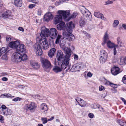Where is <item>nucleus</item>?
<instances>
[{
	"instance_id": "nucleus-62",
	"label": "nucleus",
	"mask_w": 126,
	"mask_h": 126,
	"mask_svg": "<svg viewBox=\"0 0 126 126\" xmlns=\"http://www.w3.org/2000/svg\"><path fill=\"white\" fill-rule=\"evenodd\" d=\"M18 30L24 32V29L22 27H20L18 28Z\"/></svg>"
},
{
	"instance_id": "nucleus-5",
	"label": "nucleus",
	"mask_w": 126,
	"mask_h": 126,
	"mask_svg": "<svg viewBox=\"0 0 126 126\" xmlns=\"http://www.w3.org/2000/svg\"><path fill=\"white\" fill-rule=\"evenodd\" d=\"M60 47L64 51L66 54L65 59H64V61L68 59V64L69 63V58L70 57L72 53V51L71 49L67 47H66L65 45V44H61Z\"/></svg>"
},
{
	"instance_id": "nucleus-34",
	"label": "nucleus",
	"mask_w": 126,
	"mask_h": 126,
	"mask_svg": "<svg viewBox=\"0 0 126 126\" xmlns=\"http://www.w3.org/2000/svg\"><path fill=\"white\" fill-rule=\"evenodd\" d=\"M22 53H21V56L20 57V62L22 61L26 60L27 59V55L26 54L24 53L22 54Z\"/></svg>"
},
{
	"instance_id": "nucleus-43",
	"label": "nucleus",
	"mask_w": 126,
	"mask_h": 126,
	"mask_svg": "<svg viewBox=\"0 0 126 126\" xmlns=\"http://www.w3.org/2000/svg\"><path fill=\"white\" fill-rule=\"evenodd\" d=\"M77 15V13L76 12H74L72 15H70V19L71 18H74L76 17Z\"/></svg>"
},
{
	"instance_id": "nucleus-59",
	"label": "nucleus",
	"mask_w": 126,
	"mask_h": 126,
	"mask_svg": "<svg viewBox=\"0 0 126 126\" xmlns=\"http://www.w3.org/2000/svg\"><path fill=\"white\" fill-rule=\"evenodd\" d=\"M74 58L76 60H78L79 58L78 56L76 54H74Z\"/></svg>"
},
{
	"instance_id": "nucleus-25",
	"label": "nucleus",
	"mask_w": 126,
	"mask_h": 126,
	"mask_svg": "<svg viewBox=\"0 0 126 126\" xmlns=\"http://www.w3.org/2000/svg\"><path fill=\"white\" fill-rule=\"evenodd\" d=\"M79 64H76L73 65L71 69V70L72 71H79L80 70Z\"/></svg>"
},
{
	"instance_id": "nucleus-13",
	"label": "nucleus",
	"mask_w": 126,
	"mask_h": 126,
	"mask_svg": "<svg viewBox=\"0 0 126 126\" xmlns=\"http://www.w3.org/2000/svg\"><path fill=\"white\" fill-rule=\"evenodd\" d=\"M49 36L52 39H54L56 37L58 33V31L55 28H52L49 31Z\"/></svg>"
},
{
	"instance_id": "nucleus-4",
	"label": "nucleus",
	"mask_w": 126,
	"mask_h": 126,
	"mask_svg": "<svg viewBox=\"0 0 126 126\" xmlns=\"http://www.w3.org/2000/svg\"><path fill=\"white\" fill-rule=\"evenodd\" d=\"M56 13L61 15L65 21H68L70 20V13L69 10H59Z\"/></svg>"
},
{
	"instance_id": "nucleus-2",
	"label": "nucleus",
	"mask_w": 126,
	"mask_h": 126,
	"mask_svg": "<svg viewBox=\"0 0 126 126\" xmlns=\"http://www.w3.org/2000/svg\"><path fill=\"white\" fill-rule=\"evenodd\" d=\"M68 59L63 61L62 63H59L58 65H57V62H55L54 66L53 68V71L56 73H58L62 71L63 69H65L68 66Z\"/></svg>"
},
{
	"instance_id": "nucleus-8",
	"label": "nucleus",
	"mask_w": 126,
	"mask_h": 126,
	"mask_svg": "<svg viewBox=\"0 0 126 126\" xmlns=\"http://www.w3.org/2000/svg\"><path fill=\"white\" fill-rule=\"evenodd\" d=\"M37 105L34 102H32L29 104H26L25 106V109L27 110H29L31 112L35 111L37 108Z\"/></svg>"
},
{
	"instance_id": "nucleus-10",
	"label": "nucleus",
	"mask_w": 126,
	"mask_h": 126,
	"mask_svg": "<svg viewBox=\"0 0 126 126\" xmlns=\"http://www.w3.org/2000/svg\"><path fill=\"white\" fill-rule=\"evenodd\" d=\"M66 24V29L63 31H67L72 32L73 30L75 27V24L74 22L70 21L68 23Z\"/></svg>"
},
{
	"instance_id": "nucleus-19",
	"label": "nucleus",
	"mask_w": 126,
	"mask_h": 126,
	"mask_svg": "<svg viewBox=\"0 0 126 126\" xmlns=\"http://www.w3.org/2000/svg\"><path fill=\"white\" fill-rule=\"evenodd\" d=\"M109 39V34L107 32H106L104 35L103 38V42L102 43V44L103 46H104L105 44L108 41L107 40Z\"/></svg>"
},
{
	"instance_id": "nucleus-64",
	"label": "nucleus",
	"mask_w": 126,
	"mask_h": 126,
	"mask_svg": "<svg viewBox=\"0 0 126 126\" xmlns=\"http://www.w3.org/2000/svg\"><path fill=\"white\" fill-rule=\"evenodd\" d=\"M123 28L125 30H126V24H123L122 25Z\"/></svg>"
},
{
	"instance_id": "nucleus-26",
	"label": "nucleus",
	"mask_w": 126,
	"mask_h": 126,
	"mask_svg": "<svg viewBox=\"0 0 126 126\" xmlns=\"http://www.w3.org/2000/svg\"><path fill=\"white\" fill-rule=\"evenodd\" d=\"M14 4L15 6L18 7L22 6V0H14Z\"/></svg>"
},
{
	"instance_id": "nucleus-14",
	"label": "nucleus",
	"mask_w": 126,
	"mask_h": 126,
	"mask_svg": "<svg viewBox=\"0 0 126 126\" xmlns=\"http://www.w3.org/2000/svg\"><path fill=\"white\" fill-rule=\"evenodd\" d=\"M62 21V17L60 14H57L56 15L54 18L53 23L55 25Z\"/></svg>"
},
{
	"instance_id": "nucleus-42",
	"label": "nucleus",
	"mask_w": 126,
	"mask_h": 126,
	"mask_svg": "<svg viewBox=\"0 0 126 126\" xmlns=\"http://www.w3.org/2000/svg\"><path fill=\"white\" fill-rule=\"evenodd\" d=\"M113 3V1H112L110 0L105 1L104 2V4L106 5L112 4Z\"/></svg>"
},
{
	"instance_id": "nucleus-53",
	"label": "nucleus",
	"mask_w": 126,
	"mask_h": 126,
	"mask_svg": "<svg viewBox=\"0 0 126 126\" xmlns=\"http://www.w3.org/2000/svg\"><path fill=\"white\" fill-rule=\"evenodd\" d=\"M122 81L123 83L126 84V76H125L123 78Z\"/></svg>"
},
{
	"instance_id": "nucleus-60",
	"label": "nucleus",
	"mask_w": 126,
	"mask_h": 126,
	"mask_svg": "<svg viewBox=\"0 0 126 126\" xmlns=\"http://www.w3.org/2000/svg\"><path fill=\"white\" fill-rule=\"evenodd\" d=\"M4 96H7V97H12V96L10 94H4Z\"/></svg>"
},
{
	"instance_id": "nucleus-46",
	"label": "nucleus",
	"mask_w": 126,
	"mask_h": 126,
	"mask_svg": "<svg viewBox=\"0 0 126 126\" xmlns=\"http://www.w3.org/2000/svg\"><path fill=\"white\" fill-rule=\"evenodd\" d=\"M99 106V105H97L96 104H92L91 105V107L92 108L94 109H97V108H98V106Z\"/></svg>"
},
{
	"instance_id": "nucleus-37",
	"label": "nucleus",
	"mask_w": 126,
	"mask_h": 126,
	"mask_svg": "<svg viewBox=\"0 0 126 126\" xmlns=\"http://www.w3.org/2000/svg\"><path fill=\"white\" fill-rule=\"evenodd\" d=\"M119 125L120 126H126V122L120 120L119 121Z\"/></svg>"
},
{
	"instance_id": "nucleus-24",
	"label": "nucleus",
	"mask_w": 126,
	"mask_h": 126,
	"mask_svg": "<svg viewBox=\"0 0 126 126\" xmlns=\"http://www.w3.org/2000/svg\"><path fill=\"white\" fill-rule=\"evenodd\" d=\"M62 36L60 34H58L57 36V37L56 39L55 43L56 44L59 43L61 44H65L64 42H62L61 43V41L62 40Z\"/></svg>"
},
{
	"instance_id": "nucleus-51",
	"label": "nucleus",
	"mask_w": 126,
	"mask_h": 126,
	"mask_svg": "<svg viewBox=\"0 0 126 126\" xmlns=\"http://www.w3.org/2000/svg\"><path fill=\"white\" fill-rule=\"evenodd\" d=\"M94 114H93L91 113H89L88 115V116L91 118H93L94 117Z\"/></svg>"
},
{
	"instance_id": "nucleus-32",
	"label": "nucleus",
	"mask_w": 126,
	"mask_h": 126,
	"mask_svg": "<svg viewBox=\"0 0 126 126\" xmlns=\"http://www.w3.org/2000/svg\"><path fill=\"white\" fill-rule=\"evenodd\" d=\"M100 57H107V53L106 51L104 50H101L100 52Z\"/></svg>"
},
{
	"instance_id": "nucleus-30",
	"label": "nucleus",
	"mask_w": 126,
	"mask_h": 126,
	"mask_svg": "<svg viewBox=\"0 0 126 126\" xmlns=\"http://www.w3.org/2000/svg\"><path fill=\"white\" fill-rule=\"evenodd\" d=\"M119 64L121 65L126 64V56L125 57H122L120 58Z\"/></svg>"
},
{
	"instance_id": "nucleus-57",
	"label": "nucleus",
	"mask_w": 126,
	"mask_h": 126,
	"mask_svg": "<svg viewBox=\"0 0 126 126\" xmlns=\"http://www.w3.org/2000/svg\"><path fill=\"white\" fill-rule=\"evenodd\" d=\"M111 86L114 88H117L118 87L117 85L116 84H115L112 83Z\"/></svg>"
},
{
	"instance_id": "nucleus-3",
	"label": "nucleus",
	"mask_w": 126,
	"mask_h": 126,
	"mask_svg": "<svg viewBox=\"0 0 126 126\" xmlns=\"http://www.w3.org/2000/svg\"><path fill=\"white\" fill-rule=\"evenodd\" d=\"M41 61L44 70L46 71L49 72L52 67L50 62L47 59L43 58H41Z\"/></svg>"
},
{
	"instance_id": "nucleus-31",
	"label": "nucleus",
	"mask_w": 126,
	"mask_h": 126,
	"mask_svg": "<svg viewBox=\"0 0 126 126\" xmlns=\"http://www.w3.org/2000/svg\"><path fill=\"white\" fill-rule=\"evenodd\" d=\"M11 14L10 11H6L2 14V16L4 18L10 16Z\"/></svg>"
},
{
	"instance_id": "nucleus-20",
	"label": "nucleus",
	"mask_w": 126,
	"mask_h": 126,
	"mask_svg": "<svg viewBox=\"0 0 126 126\" xmlns=\"http://www.w3.org/2000/svg\"><path fill=\"white\" fill-rule=\"evenodd\" d=\"M107 47L109 48H112L114 47H117V45L111 42L110 40H108L106 43Z\"/></svg>"
},
{
	"instance_id": "nucleus-18",
	"label": "nucleus",
	"mask_w": 126,
	"mask_h": 126,
	"mask_svg": "<svg viewBox=\"0 0 126 126\" xmlns=\"http://www.w3.org/2000/svg\"><path fill=\"white\" fill-rule=\"evenodd\" d=\"M65 27V23L63 22H61L57 26V29L61 31L64 30Z\"/></svg>"
},
{
	"instance_id": "nucleus-63",
	"label": "nucleus",
	"mask_w": 126,
	"mask_h": 126,
	"mask_svg": "<svg viewBox=\"0 0 126 126\" xmlns=\"http://www.w3.org/2000/svg\"><path fill=\"white\" fill-rule=\"evenodd\" d=\"M41 13L42 11L41 10H38L37 12V14L38 15L40 16L41 15Z\"/></svg>"
},
{
	"instance_id": "nucleus-54",
	"label": "nucleus",
	"mask_w": 126,
	"mask_h": 126,
	"mask_svg": "<svg viewBox=\"0 0 126 126\" xmlns=\"http://www.w3.org/2000/svg\"><path fill=\"white\" fill-rule=\"evenodd\" d=\"M98 109H99V110L101 111H104L103 108L102 107H101L100 105L98 106Z\"/></svg>"
},
{
	"instance_id": "nucleus-28",
	"label": "nucleus",
	"mask_w": 126,
	"mask_h": 126,
	"mask_svg": "<svg viewBox=\"0 0 126 126\" xmlns=\"http://www.w3.org/2000/svg\"><path fill=\"white\" fill-rule=\"evenodd\" d=\"M31 64L32 67L36 69H38L40 67V65L38 63L34 62H31Z\"/></svg>"
},
{
	"instance_id": "nucleus-52",
	"label": "nucleus",
	"mask_w": 126,
	"mask_h": 126,
	"mask_svg": "<svg viewBox=\"0 0 126 126\" xmlns=\"http://www.w3.org/2000/svg\"><path fill=\"white\" fill-rule=\"evenodd\" d=\"M61 3H62V2L61 0H60L56 2L55 3V4L56 5L58 6Z\"/></svg>"
},
{
	"instance_id": "nucleus-41",
	"label": "nucleus",
	"mask_w": 126,
	"mask_h": 126,
	"mask_svg": "<svg viewBox=\"0 0 126 126\" xmlns=\"http://www.w3.org/2000/svg\"><path fill=\"white\" fill-rule=\"evenodd\" d=\"M41 120L43 124H45L47 123L48 121L46 117H42L41 119Z\"/></svg>"
},
{
	"instance_id": "nucleus-9",
	"label": "nucleus",
	"mask_w": 126,
	"mask_h": 126,
	"mask_svg": "<svg viewBox=\"0 0 126 126\" xmlns=\"http://www.w3.org/2000/svg\"><path fill=\"white\" fill-rule=\"evenodd\" d=\"M72 32L68 31H63V36L68 41H73L75 40V38L74 35L71 33Z\"/></svg>"
},
{
	"instance_id": "nucleus-49",
	"label": "nucleus",
	"mask_w": 126,
	"mask_h": 126,
	"mask_svg": "<svg viewBox=\"0 0 126 126\" xmlns=\"http://www.w3.org/2000/svg\"><path fill=\"white\" fill-rule=\"evenodd\" d=\"M21 98L17 97L15 98L13 100V101L15 102L20 101L21 100Z\"/></svg>"
},
{
	"instance_id": "nucleus-16",
	"label": "nucleus",
	"mask_w": 126,
	"mask_h": 126,
	"mask_svg": "<svg viewBox=\"0 0 126 126\" xmlns=\"http://www.w3.org/2000/svg\"><path fill=\"white\" fill-rule=\"evenodd\" d=\"M19 42L18 41L10 42L9 44V46L14 49H16L18 45H19Z\"/></svg>"
},
{
	"instance_id": "nucleus-44",
	"label": "nucleus",
	"mask_w": 126,
	"mask_h": 126,
	"mask_svg": "<svg viewBox=\"0 0 126 126\" xmlns=\"http://www.w3.org/2000/svg\"><path fill=\"white\" fill-rule=\"evenodd\" d=\"M105 79V84L106 85H109L110 86H111L112 83H111L110 81L106 79Z\"/></svg>"
},
{
	"instance_id": "nucleus-1",
	"label": "nucleus",
	"mask_w": 126,
	"mask_h": 126,
	"mask_svg": "<svg viewBox=\"0 0 126 126\" xmlns=\"http://www.w3.org/2000/svg\"><path fill=\"white\" fill-rule=\"evenodd\" d=\"M40 36L36 38L37 42L34 45V50L37 55H42L43 52L41 47L44 49H48L49 47L48 42L46 38L49 36V30L45 27H42L41 29Z\"/></svg>"
},
{
	"instance_id": "nucleus-55",
	"label": "nucleus",
	"mask_w": 126,
	"mask_h": 126,
	"mask_svg": "<svg viewBox=\"0 0 126 126\" xmlns=\"http://www.w3.org/2000/svg\"><path fill=\"white\" fill-rule=\"evenodd\" d=\"M87 75L88 77H91L93 75L90 72H88L87 73Z\"/></svg>"
},
{
	"instance_id": "nucleus-48",
	"label": "nucleus",
	"mask_w": 126,
	"mask_h": 126,
	"mask_svg": "<svg viewBox=\"0 0 126 126\" xmlns=\"http://www.w3.org/2000/svg\"><path fill=\"white\" fill-rule=\"evenodd\" d=\"M6 39L7 42H9L13 40L12 38L10 37H6Z\"/></svg>"
},
{
	"instance_id": "nucleus-36",
	"label": "nucleus",
	"mask_w": 126,
	"mask_h": 126,
	"mask_svg": "<svg viewBox=\"0 0 126 126\" xmlns=\"http://www.w3.org/2000/svg\"><path fill=\"white\" fill-rule=\"evenodd\" d=\"M12 113V111L10 109H8L4 112H3V114L6 115H10Z\"/></svg>"
},
{
	"instance_id": "nucleus-11",
	"label": "nucleus",
	"mask_w": 126,
	"mask_h": 126,
	"mask_svg": "<svg viewBox=\"0 0 126 126\" xmlns=\"http://www.w3.org/2000/svg\"><path fill=\"white\" fill-rule=\"evenodd\" d=\"M21 53L16 52L13 53L12 57V60L14 62H20Z\"/></svg>"
},
{
	"instance_id": "nucleus-6",
	"label": "nucleus",
	"mask_w": 126,
	"mask_h": 126,
	"mask_svg": "<svg viewBox=\"0 0 126 126\" xmlns=\"http://www.w3.org/2000/svg\"><path fill=\"white\" fill-rule=\"evenodd\" d=\"M56 57L57 60L56 59L55 60V62H57V65H58L59 63H62L64 59H65V58H64L63 52L60 50L57 51Z\"/></svg>"
},
{
	"instance_id": "nucleus-23",
	"label": "nucleus",
	"mask_w": 126,
	"mask_h": 126,
	"mask_svg": "<svg viewBox=\"0 0 126 126\" xmlns=\"http://www.w3.org/2000/svg\"><path fill=\"white\" fill-rule=\"evenodd\" d=\"M112 74L114 76L118 74V67L114 66L111 70Z\"/></svg>"
},
{
	"instance_id": "nucleus-39",
	"label": "nucleus",
	"mask_w": 126,
	"mask_h": 126,
	"mask_svg": "<svg viewBox=\"0 0 126 126\" xmlns=\"http://www.w3.org/2000/svg\"><path fill=\"white\" fill-rule=\"evenodd\" d=\"M118 25V21L117 20H114L112 26L114 28L117 27Z\"/></svg>"
},
{
	"instance_id": "nucleus-12",
	"label": "nucleus",
	"mask_w": 126,
	"mask_h": 126,
	"mask_svg": "<svg viewBox=\"0 0 126 126\" xmlns=\"http://www.w3.org/2000/svg\"><path fill=\"white\" fill-rule=\"evenodd\" d=\"M53 17L54 16L51 12H48L44 15L43 20L47 22H48L51 20Z\"/></svg>"
},
{
	"instance_id": "nucleus-61",
	"label": "nucleus",
	"mask_w": 126,
	"mask_h": 126,
	"mask_svg": "<svg viewBox=\"0 0 126 126\" xmlns=\"http://www.w3.org/2000/svg\"><path fill=\"white\" fill-rule=\"evenodd\" d=\"M117 47H114V48H114L113 54H114V55H115L117 53V51H116V48H117Z\"/></svg>"
},
{
	"instance_id": "nucleus-38",
	"label": "nucleus",
	"mask_w": 126,
	"mask_h": 126,
	"mask_svg": "<svg viewBox=\"0 0 126 126\" xmlns=\"http://www.w3.org/2000/svg\"><path fill=\"white\" fill-rule=\"evenodd\" d=\"M1 59L4 62L7 61L8 59L7 54H5L3 55L1 58Z\"/></svg>"
},
{
	"instance_id": "nucleus-22",
	"label": "nucleus",
	"mask_w": 126,
	"mask_h": 126,
	"mask_svg": "<svg viewBox=\"0 0 126 126\" xmlns=\"http://www.w3.org/2000/svg\"><path fill=\"white\" fill-rule=\"evenodd\" d=\"M94 15L95 16L98 18H101L105 21H107L106 19L104 17L103 15L99 12H95Z\"/></svg>"
},
{
	"instance_id": "nucleus-21",
	"label": "nucleus",
	"mask_w": 126,
	"mask_h": 126,
	"mask_svg": "<svg viewBox=\"0 0 126 126\" xmlns=\"http://www.w3.org/2000/svg\"><path fill=\"white\" fill-rule=\"evenodd\" d=\"M76 100L81 106L84 107L86 105V102L80 98H78L77 100L76 99Z\"/></svg>"
},
{
	"instance_id": "nucleus-27",
	"label": "nucleus",
	"mask_w": 126,
	"mask_h": 126,
	"mask_svg": "<svg viewBox=\"0 0 126 126\" xmlns=\"http://www.w3.org/2000/svg\"><path fill=\"white\" fill-rule=\"evenodd\" d=\"M56 51L55 49L52 48L48 52V56L50 57H52L54 55V53Z\"/></svg>"
},
{
	"instance_id": "nucleus-17",
	"label": "nucleus",
	"mask_w": 126,
	"mask_h": 126,
	"mask_svg": "<svg viewBox=\"0 0 126 126\" xmlns=\"http://www.w3.org/2000/svg\"><path fill=\"white\" fill-rule=\"evenodd\" d=\"M16 50L17 52L21 53H22L25 51V47L23 44L20 43L19 45L16 48Z\"/></svg>"
},
{
	"instance_id": "nucleus-45",
	"label": "nucleus",
	"mask_w": 126,
	"mask_h": 126,
	"mask_svg": "<svg viewBox=\"0 0 126 126\" xmlns=\"http://www.w3.org/2000/svg\"><path fill=\"white\" fill-rule=\"evenodd\" d=\"M79 66H80L79 68H80V69L85 67V64L84 63H79Z\"/></svg>"
},
{
	"instance_id": "nucleus-47",
	"label": "nucleus",
	"mask_w": 126,
	"mask_h": 126,
	"mask_svg": "<svg viewBox=\"0 0 126 126\" xmlns=\"http://www.w3.org/2000/svg\"><path fill=\"white\" fill-rule=\"evenodd\" d=\"M105 89V87L102 85L100 86L99 87V90L100 91H104Z\"/></svg>"
},
{
	"instance_id": "nucleus-7",
	"label": "nucleus",
	"mask_w": 126,
	"mask_h": 126,
	"mask_svg": "<svg viewBox=\"0 0 126 126\" xmlns=\"http://www.w3.org/2000/svg\"><path fill=\"white\" fill-rule=\"evenodd\" d=\"M82 13L86 16L87 19L91 21L92 20V17L91 13L84 6H82L81 10Z\"/></svg>"
},
{
	"instance_id": "nucleus-15",
	"label": "nucleus",
	"mask_w": 126,
	"mask_h": 126,
	"mask_svg": "<svg viewBox=\"0 0 126 126\" xmlns=\"http://www.w3.org/2000/svg\"><path fill=\"white\" fill-rule=\"evenodd\" d=\"M40 110L43 114L46 115L48 110L47 106L45 103L42 104L40 106Z\"/></svg>"
},
{
	"instance_id": "nucleus-40",
	"label": "nucleus",
	"mask_w": 126,
	"mask_h": 126,
	"mask_svg": "<svg viewBox=\"0 0 126 126\" xmlns=\"http://www.w3.org/2000/svg\"><path fill=\"white\" fill-rule=\"evenodd\" d=\"M107 58L100 57V63H104L106 61Z\"/></svg>"
},
{
	"instance_id": "nucleus-50",
	"label": "nucleus",
	"mask_w": 126,
	"mask_h": 126,
	"mask_svg": "<svg viewBox=\"0 0 126 126\" xmlns=\"http://www.w3.org/2000/svg\"><path fill=\"white\" fill-rule=\"evenodd\" d=\"M4 117L2 115H0V122L1 123H3L4 120Z\"/></svg>"
},
{
	"instance_id": "nucleus-58",
	"label": "nucleus",
	"mask_w": 126,
	"mask_h": 126,
	"mask_svg": "<svg viewBox=\"0 0 126 126\" xmlns=\"http://www.w3.org/2000/svg\"><path fill=\"white\" fill-rule=\"evenodd\" d=\"M120 98L121 99L124 103V104L125 105H126V100H125V99L123 97H120Z\"/></svg>"
},
{
	"instance_id": "nucleus-33",
	"label": "nucleus",
	"mask_w": 126,
	"mask_h": 126,
	"mask_svg": "<svg viewBox=\"0 0 126 126\" xmlns=\"http://www.w3.org/2000/svg\"><path fill=\"white\" fill-rule=\"evenodd\" d=\"M8 50V48L7 47H2L1 48L0 50V57L3 53L6 52Z\"/></svg>"
},
{
	"instance_id": "nucleus-29",
	"label": "nucleus",
	"mask_w": 126,
	"mask_h": 126,
	"mask_svg": "<svg viewBox=\"0 0 126 126\" xmlns=\"http://www.w3.org/2000/svg\"><path fill=\"white\" fill-rule=\"evenodd\" d=\"M86 21L84 18V16H81L79 21L80 25L81 27L83 26L85 24Z\"/></svg>"
},
{
	"instance_id": "nucleus-56",
	"label": "nucleus",
	"mask_w": 126,
	"mask_h": 126,
	"mask_svg": "<svg viewBox=\"0 0 126 126\" xmlns=\"http://www.w3.org/2000/svg\"><path fill=\"white\" fill-rule=\"evenodd\" d=\"M36 5L34 4H31L29 5V7L30 8L32 9Z\"/></svg>"
},
{
	"instance_id": "nucleus-35",
	"label": "nucleus",
	"mask_w": 126,
	"mask_h": 126,
	"mask_svg": "<svg viewBox=\"0 0 126 126\" xmlns=\"http://www.w3.org/2000/svg\"><path fill=\"white\" fill-rule=\"evenodd\" d=\"M119 51L123 49V43L122 41L119 39Z\"/></svg>"
}]
</instances>
